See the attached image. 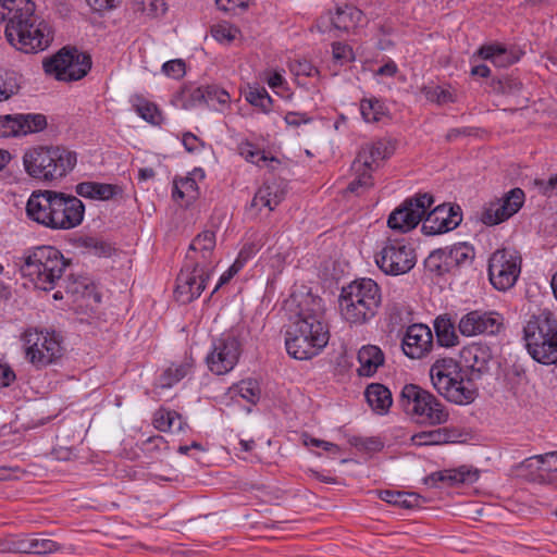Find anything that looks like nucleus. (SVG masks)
<instances>
[{"label":"nucleus","instance_id":"e2e57ef3","mask_svg":"<svg viewBox=\"0 0 557 557\" xmlns=\"http://www.w3.org/2000/svg\"><path fill=\"white\" fill-rule=\"evenodd\" d=\"M539 462L544 465L545 471H557V451H549L543 455H537L533 457Z\"/></svg>","mask_w":557,"mask_h":557},{"label":"nucleus","instance_id":"473e14b6","mask_svg":"<svg viewBox=\"0 0 557 557\" xmlns=\"http://www.w3.org/2000/svg\"><path fill=\"white\" fill-rule=\"evenodd\" d=\"M364 395L369 406L377 413H386L392 406V393L383 384H370L367 387Z\"/></svg>","mask_w":557,"mask_h":557},{"label":"nucleus","instance_id":"a211bd4d","mask_svg":"<svg viewBox=\"0 0 557 557\" xmlns=\"http://www.w3.org/2000/svg\"><path fill=\"white\" fill-rule=\"evenodd\" d=\"M432 347L433 335L429 326L412 324L407 327L401 343L403 351L407 357L421 359L431 351Z\"/></svg>","mask_w":557,"mask_h":557},{"label":"nucleus","instance_id":"c03bdc74","mask_svg":"<svg viewBox=\"0 0 557 557\" xmlns=\"http://www.w3.org/2000/svg\"><path fill=\"white\" fill-rule=\"evenodd\" d=\"M64 289L66 294L73 297V300H77L79 297L85 296L90 281L85 276H75L74 274H70L65 280H63Z\"/></svg>","mask_w":557,"mask_h":557},{"label":"nucleus","instance_id":"052dcab7","mask_svg":"<svg viewBox=\"0 0 557 557\" xmlns=\"http://www.w3.org/2000/svg\"><path fill=\"white\" fill-rule=\"evenodd\" d=\"M533 185L541 195L545 197H550L554 190L557 188V174L553 175L547 181L542 178H535L533 181Z\"/></svg>","mask_w":557,"mask_h":557},{"label":"nucleus","instance_id":"680f3d73","mask_svg":"<svg viewBox=\"0 0 557 557\" xmlns=\"http://www.w3.org/2000/svg\"><path fill=\"white\" fill-rule=\"evenodd\" d=\"M88 5L98 13L111 11L117 8L122 0H86Z\"/></svg>","mask_w":557,"mask_h":557},{"label":"nucleus","instance_id":"6e6d98bb","mask_svg":"<svg viewBox=\"0 0 557 557\" xmlns=\"http://www.w3.org/2000/svg\"><path fill=\"white\" fill-rule=\"evenodd\" d=\"M333 58L341 64L350 62L355 59L351 47L342 42H333Z\"/></svg>","mask_w":557,"mask_h":557},{"label":"nucleus","instance_id":"8fccbe9b","mask_svg":"<svg viewBox=\"0 0 557 557\" xmlns=\"http://www.w3.org/2000/svg\"><path fill=\"white\" fill-rule=\"evenodd\" d=\"M42 535L44 534H37V536H32L33 554L46 555L54 553L61 548L57 542L44 537Z\"/></svg>","mask_w":557,"mask_h":557},{"label":"nucleus","instance_id":"f3484780","mask_svg":"<svg viewBox=\"0 0 557 557\" xmlns=\"http://www.w3.org/2000/svg\"><path fill=\"white\" fill-rule=\"evenodd\" d=\"M462 221L459 206L440 205L424 215L422 232L438 235L455 230Z\"/></svg>","mask_w":557,"mask_h":557},{"label":"nucleus","instance_id":"2f4dec72","mask_svg":"<svg viewBox=\"0 0 557 557\" xmlns=\"http://www.w3.org/2000/svg\"><path fill=\"white\" fill-rule=\"evenodd\" d=\"M476 54L483 60L490 61L496 67H507L518 60L512 52L498 44L482 46Z\"/></svg>","mask_w":557,"mask_h":557},{"label":"nucleus","instance_id":"6ab92c4d","mask_svg":"<svg viewBox=\"0 0 557 557\" xmlns=\"http://www.w3.org/2000/svg\"><path fill=\"white\" fill-rule=\"evenodd\" d=\"M393 151V147L385 140L366 144L359 150L351 169L354 172H359L361 168L374 171L379 166V162L387 159Z\"/></svg>","mask_w":557,"mask_h":557},{"label":"nucleus","instance_id":"7ed1b4c3","mask_svg":"<svg viewBox=\"0 0 557 557\" xmlns=\"http://www.w3.org/2000/svg\"><path fill=\"white\" fill-rule=\"evenodd\" d=\"M28 218L52 230H71L84 219L83 201L72 195L54 190L34 191L26 205Z\"/></svg>","mask_w":557,"mask_h":557},{"label":"nucleus","instance_id":"4c0bfd02","mask_svg":"<svg viewBox=\"0 0 557 557\" xmlns=\"http://www.w3.org/2000/svg\"><path fill=\"white\" fill-rule=\"evenodd\" d=\"M380 498L388 504L406 509L418 507L421 502V496L416 493H404L389 490L381 491Z\"/></svg>","mask_w":557,"mask_h":557},{"label":"nucleus","instance_id":"bf43d9fd","mask_svg":"<svg viewBox=\"0 0 557 557\" xmlns=\"http://www.w3.org/2000/svg\"><path fill=\"white\" fill-rule=\"evenodd\" d=\"M162 71L173 78H181L185 74V62L181 59L168 61L163 64Z\"/></svg>","mask_w":557,"mask_h":557},{"label":"nucleus","instance_id":"5fc2aeb1","mask_svg":"<svg viewBox=\"0 0 557 557\" xmlns=\"http://www.w3.org/2000/svg\"><path fill=\"white\" fill-rule=\"evenodd\" d=\"M250 0H215L219 10L237 14L238 11H244L249 7Z\"/></svg>","mask_w":557,"mask_h":557},{"label":"nucleus","instance_id":"4be33fe9","mask_svg":"<svg viewBox=\"0 0 557 557\" xmlns=\"http://www.w3.org/2000/svg\"><path fill=\"white\" fill-rule=\"evenodd\" d=\"M557 334V318L548 309H542L536 314H533L527 322L523 329V338L543 339L553 334Z\"/></svg>","mask_w":557,"mask_h":557},{"label":"nucleus","instance_id":"9d476101","mask_svg":"<svg viewBox=\"0 0 557 557\" xmlns=\"http://www.w3.org/2000/svg\"><path fill=\"white\" fill-rule=\"evenodd\" d=\"M213 267L209 262H200L193 255H187L186 263L176 278V298L183 304L198 298L206 288Z\"/></svg>","mask_w":557,"mask_h":557},{"label":"nucleus","instance_id":"cd10ccee","mask_svg":"<svg viewBox=\"0 0 557 557\" xmlns=\"http://www.w3.org/2000/svg\"><path fill=\"white\" fill-rule=\"evenodd\" d=\"M75 191L84 198L109 200L121 193V188L113 184L83 182L76 185Z\"/></svg>","mask_w":557,"mask_h":557},{"label":"nucleus","instance_id":"13d9d810","mask_svg":"<svg viewBox=\"0 0 557 557\" xmlns=\"http://www.w3.org/2000/svg\"><path fill=\"white\" fill-rule=\"evenodd\" d=\"M349 443L360 449L364 450H381L383 448V443L374 437L363 438L354 436L349 440Z\"/></svg>","mask_w":557,"mask_h":557},{"label":"nucleus","instance_id":"7c9ffc66","mask_svg":"<svg viewBox=\"0 0 557 557\" xmlns=\"http://www.w3.org/2000/svg\"><path fill=\"white\" fill-rule=\"evenodd\" d=\"M215 247V234L212 231H203L198 234L190 243L187 255H193L200 262L211 264V256Z\"/></svg>","mask_w":557,"mask_h":557},{"label":"nucleus","instance_id":"f704fd0d","mask_svg":"<svg viewBox=\"0 0 557 557\" xmlns=\"http://www.w3.org/2000/svg\"><path fill=\"white\" fill-rule=\"evenodd\" d=\"M486 85L488 92L512 97L519 96L523 87L520 79L508 75L492 77Z\"/></svg>","mask_w":557,"mask_h":557},{"label":"nucleus","instance_id":"bb28decb","mask_svg":"<svg viewBox=\"0 0 557 557\" xmlns=\"http://www.w3.org/2000/svg\"><path fill=\"white\" fill-rule=\"evenodd\" d=\"M460 358L465 366L471 369L472 372L482 374L487 370L491 354L486 346L481 344H471L461 349Z\"/></svg>","mask_w":557,"mask_h":557},{"label":"nucleus","instance_id":"f257e3e1","mask_svg":"<svg viewBox=\"0 0 557 557\" xmlns=\"http://www.w3.org/2000/svg\"><path fill=\"white\" fill-rule=\"evenodd\" d=\"M0 7L5 38L11 46L25 53H37L50 46L53 40L51 27L35 14L33 1L3 0Z\"/></svg>","mask_w":557,"mask_h":557},{"label":"nucleus","instance_id":"72a5a7b5","mask_svg":"<svg viewBox=\"0 0 557 557\" xmlns=\"http://www.w3.org/2000/svg\"><path fill=\"white\" fill-rule=\"evenodd\" d=\"M153 425L161 432H168L171 430L182 432L187 426L186 422L183 421V417L178 412L163 408L159 409L154 413Z\"/></svg>","mask_w":557,"mask_h":557},{"label":"nucleus","instance_id":"1a4fd4ad","mask_svg":"<svg viewBox=\"0 0 557 557\" xmlns=\"http://www.w3.org/2000/svg\"><path fill=\"white\" fill-rule=\"evenodd\" d=\"M44 69L47 74L53 75L58 81H79L90 71L91 58L76 48L64 47L44 62Z\"/></svg>","mask_w":557,"mask_h":557},{"label":"nucleus","instance_id":"0e129e2a","mask_svg":"<svg viewBox=\"0 0 557 557\" xmlns=\"http://www.w3.org/2000/svg\"><path fill=\"white\" fill-rule=\"evenodd\" d=\"M9 549L16 553L33 554L32 536L12 542Z\"/></svg>","mask_w":557,"mask_h":557},{"label":"nucleus","instance_id":"aec40b11","mask_svg":"<svg viewBox=\"0 0 557 557\" xmlns=\"http://www.w3.org/2000/svg\"><path fill=\"white\" fill-rule=\"evenodd\" d=\"M502 323L492 313L471 311L459 321V331L462 335L473 336L476 334H495L499 331Z\"/></svg>","mask_w":557,"mask_h":557},{"label":"nucleus","instance_id":"4d7b16f0","mask_svg":"<svg viewBox=\"0 0 557 557\" xmlns=\"http://www.w3.org/2000/svg\"><path fill=\"white\" fill-rule=\"evenodd\" d=\"M240 154L248 161L253 164L260 165V162H265L268 158L264 156L263 151H260L251 144H246L240 148Z\"/></svg>","mask_w":557,"mask_h":557},{"label":"nucleus","instance_id":"de8ad7c7","mask_svg":"<svg viewBox=\"0 0 557 557\" xmlns=\"http://www.w3.org/2000/svg\"><path fill=\"white\" fill-rule=\"evenodd\" d=\"M136 112L140 117L153 125H159L161 122V112L152 102L146 100L140 101L136 104Z\"/></svg>","mask_w":557,"mask_h":557},{"label":"nucleus","instance_id":"79ce46f5","mask_svg":"<svg viewBox=\"0 0 557 557\" xmlns=\"http://www.w3.org/2000/svg\"><path fill=\"white\" fill-rule=\"evenodd\" d=\"M450 434L447 429H436L432 431H422L411 436L413 445H441L448 443Z\"/></svg>","mask_w":557,"mask_h":557},{"label":"nucleus","instance_id":"4468645a","mask_svg":"<svg viewBox=\"0 0 557 557\" xmlns=\"http://www.w3.org/2000/svg\"><path fill=\"white\" fill-rule=\"evenodd\" d=\"M240 355L242 342L239 337L226 333L213 341L212 349L206 357V362L212 373L224 375L235 368Z\"/></svg>","mask_w":557,"mask_h":557},{"label":"nucleus","instance_id":"603ef678","mask_svg":"<svg viewBox=\"0 0 557 557\" xmlns=\"http://www.w3.org/2000/svg\"><path fill=\"white\" fill-rule=\"evenodd\" d=\"M371 172L366 168H361L359 172H355L357 177L351 181L347 190L350 193H358L360 188L367 189L373 185Z\"/></svg>","mask_w":557,"mask_h":557},{"label":"nucleus","instance_id":"423d86ee","mask_svg":"<svg viewBox=\"0 0 557 557\" xmlns=\"http://www.w3.org/2000/svg\"><path fill=\"white\" fill-rule=\"evenodd\" d=\"M26 173L41 182H54L66 176L76 165V152L63 146H39L23 157Z\"/></svg>","mask_w":557,"mask_h":557},{"label":"nucleus","instance_id":"412c9836","mask_svg":"<svg viewBox=\"0 0 557 557\" xmlns=\"http://www.w3.org/2000/svg\"><path fill=\"white\" fill-rule=\"evenodd\" d=\"M286 196V185L283 181L271 180L265 181L256 191L250 209L260 211L262 208H268L273 211Z\"/></svg>","mask_w":557,"mask_h":557},{"label":"nucleus","instance_id":"c756f323","mask_svg":"<svg viewBox=\"0 0 557 557\" xmlns=\"http://www.w3.org/2000/svg\"><path fill=\"white\" fill-rule=\"evenodd\" d=\"M359 375L371 376L384 362V355L377 346L367 345L358 351Z\"/></svg>","mask_w":557,"mask_h":557},{"label":"nucleus","instance_id":"20e7f679","mask_svg":"<svg viewBox=\"0 0 557 557\" xmlns=\"http://www.w3.org/2000/svg\"><path fill=\"white\" fill-rule=\"evenodd\" d=\"M71 261L52 246H38L29 249L20 258V272L28 278L36 288L52 290L62 280Z\"/></svg>","mask_w":557,"mask_h":557},{"label":"nucleus","instance_id":"3c124183","mask_svg":"<svg viewBox=\"0 0 557 557\" xmlns=\"http://www.w3.org/2000/svg\"><path fill=\"white\" fill-rule=\"evenodd\" d=\"M239 395L251 404H256L260 398V388L258 383L252 380L242 381L238 384Z\"/></svg>","mask_w":557,"mask_h":557},{"label":"nucleus","instance_id":"ea45409f","mask_svg":"<svg viewBox=\"0 0 557 557\" xmlns=\"http://www.w3.org/2000/svg\"><path fill=\"white\" fill-rule=\"evenodd\" d=\"M18 136L41 132L47 126V119L40 113L17 114Z\"/></svg>","mask_w":557,"mask_h":557},{"label":"nucleus","instance_id":"a878e982","mask_svg":"<svg viewBox=\"0 0 557 557\" xmlns=\"http://www.w3.org/2000/svg\"><path fill=\"white\" fill-rule=\"evenodd\" d=\"M478 479L479 472L476 470L472 471L466 469V467H460L458 469L434 472L425 479V483L431 486H437L438 482L455 485L459 483H473Z\"/></svg>","mask_w":557,"mask_h":557},{"label":"nucleus","instance_id":"393cba45","mask_svg":"<svg viewBox=\"0 0 557 557\" xmlns=\"http://www.w3.org/2000/svg\"><path fill=\"white\" fill-rule=\"evenodd\" d=\"M327 22L336 30L350 32L362 20V12L354 5H338L334 13H330L326 17Z\"/></svg>","mask_w":557,"mask_h":557},{"label":"nucleus","instance_id":"5701e85b","mask_svg":"<svg viewBox=\"0 0 557 557\" xmlns=\"http://www.w3.org/2000/svg\"><path fill=\"white\" fill-rule=\"evenodd\" d=\"M525 346L530 356L542 364L557 363V334H553L543 339H527Z\"/></svg>","mask_w":557,"mask_h":557},{"label":"nucleus","instance_id":"864d4df0","mask_svg":"<svg viewBox=\"0 0 557 557\" xmlns=\"http://www.w3.org/2000/svg\"><path fill=\"white\" fill-rule=\"evenodd\" d=\"M17 114H7L0 116V137L18 136Z\"/></svg>","mask_w":557,"mask_h":557},{"label":"nucleus","instance_id":"f03ea898","mask_svg":"<svg viewBox=\"0 0 557 557\" xmlns=\"http://www.w3.org/2000/svg\"><path fill=\"white\" fill-rule=\"evenodd\" d=\"M329 329L320 298L307 297L298 305L285 337L286 350L298 360L317 356L329 342Z\"/></svg>","mask_w":557,"mask_h":557},{"label":"nucleus","instance_id":"69168bd1","mask_svg":"<svg viewBox=\"0 0 557 557\" xmlns=\"http://www.w3.org/2000/svg\"><path fill=\"white\" fill-rule=\"evenodd\" d=\"M292 71L296 75L311 76L313 72H318L317 69L308 61H296L292 65Z\"/></svg>","mask_w":557,"mask_h":557},{"label":"nucleus","instance_id":"774afa93","mask_svg":"<svg viewBox=\"0 0 557 557\" xmlns=\"http://www.w3.org/2000/svg\"><path fill=\"white\" fill-rule=\"evenodd\" d=\"M284 120H285L287 125H290V126H294V127H297V126H299L301 124L309 123L311 121V119L307 117L306 114L298 113V112H288L285 115Z\"/></svg>","mask_w":557,"mask_h":557},{"label":"nucleus","instance_id":"c85d7f7f","mask_svg":"<svg viewBox=\"0 0 557 557\" xmlns=\"http://www.w3.org/2000/svg\"><path fill=\"white\" fill-rule=\"evenodd\" d=\"M190 98L194 102H205L207 106L212 107L214 109H218L215 104H220L222 108L220 110H223L224 107H227L231 97L228 92L220 88L218 86H206V87H198L193 90Z\"/></svg>","mask_w":557,"mask_h":557},{"label":"nucleus","instance_id":"e433bc0d","mask_svg":"<svg viewBox=\"0 0 557 557\" xmlns=\"http://www.w3.org/2000/svg\"><path fill=\"white\" fill-rule=\"evenodd\" d=\"M434 330L441 346L450 347L457 344L458 336L449 318L445 315L437 317L434 321Z\"/></svg>","mask_w":557,"mask_h":557},{"label":"nucleus","instance_id":"37998d69","mask_svg":"<svg viewBox=\"0 0 557 557\" xmlns=\"http://www.w3.org/2000/svg\"><path fill=\"white\" fill-rule=\"evenodd\" d=\"M246 100L253 107H258L262 112L271 111L272 98L263 87H249L245 95Z\"/></svg>","mask_w":557,"mask_h":557},{"label":"nucleus","instance_id":"09e8293b","mask_svg":"<svg viewBox=\"0 0 557 557\" xmlns=\"http://www.w3.org/2000/svg\"><path fill=\"white\" fill-rule=\"evenodd\" d=\"M239 33L238 28L228 23L215 24L211 27V36L219 42H232Z\"/></svg>","mask_w":557,"mask_h":557},{"label":"nucleus","instance_id":"a19ab883","mask_svg":"<svg viewBox=\"0 0 557 557\" xmlns=\"http://www.w3.org/2000/svg\"><path fill=\"white\" fill-rule=\"evenodd\" d=\"M18 89V74L12 70L0 69V102L10 99Z\"/></svg>","mask_w":557,"mask_h":557},{"label":"nucleus","instance_id":"338daca9","mask_svg":"<svg viewBox=\"0 0 557 557\" xmlns=\"http://www.w3.org/2000/svg\"><path fill=\"white\" fill-rule=\"evenodd\" d=\"M242 268V263L239 262V260H236L234 262L233 265H231L228 268L227 271H225L221 276H220V280L218 282V284L215 285L213 293H215L222 285L226 284L227 282H230V280L239 271V269Z\"/></svg>","mask_w":557,"mask_h":557},{"label":"nucleus","instance_id":"58836bf2","mask_svg":"<svg viewBox=\"0 0 557 557\" xmlns=\"http://www.w3.org/2000/svg\"><path fill=\"white\" fill-rule=\"evenodd\" d=\"M198 196V186L193 177H183L174 180V187L172 197L174 200H185L186 205H189L196 200Z\"/></svg>","mask_w":557,"mask_h":557},{"label":"nucleus","instance_id":"49530a36","mask_svg":"<svg viewBox=\"0 0 557 557\" xmlns=\"http://www.w3.org/2000/svg\"><path fill=\"white\" fill-rule=\"evenodd\" d=\"M425 98L437 104H446L456 101V96L449 90L441 86L425 87L423 88Z\"/></svg>","mask_w":557,"mask_h":557},{"label":"nucleus","instance_id":"0eeeda50","mask_svg":"<svg viewBox=\"0 0 557 557\" xmlns=\"http://www.w3.org/2000/svg\"><path fill=\"white\" fill-rule=\"evenodd\" d=\"M434 388L445 399L456 405L474 401L478 391L470 379L465 380L459 363L453 358L437 359L430 369Z\"/></svg>","mask_w":557,"mask_h":557},{"label":"nucleus","instance_id":"ddd939ff","mask_svg":"<svg viewBox=\"0 0 557 557\" xmlns=\"http://www.w3.org/2000/svg\"><path fill=\"white\" fill-rule=\"evenodd\" d=\"M434 198L429 193L417 194L406 199L388 216L387 226L399 233H407L416 228L433 205Z\"/></svg>","mask_w":557,"mask_h":557},{"label":"nucleus","instance_id":"9b49d317","mask_svg":"<svg viewBox=\"0 0 557 557\" xmlns=\"http://www.w3.org/2000/svg\"><path fill=\"white\" fill-rule=\"evenodd\" d=\"M522 258L515 249L502 248L488 259V280L500 292L512 288L521 272Z\"/></svg>","mask_w":557,"mask_h":557},{"label":"nucleus","instance_id":"2eb2a0df","mask_svg":"<svg viewBox=\"0 0 557 557\" xmlns=\"http://www.w3.org/2000/svg\"><path fill=\"white\" fill-rule=\"evenodd\" d=\"M26 358L37 368L53 363L63 354L60 338L55 334L34 332L25 333Z\"/></svg>","mask_w":557,"mask_h":557},{"label":"nucleus","instance_id":"39448f33","mask_svg":"<svg viewBox=\"0 0 557 557\" xmlns=\"http://www.w3.org/2000/svg\"><path fill=\"white\" fill-rule=\"evenodd\" d=\"M381 288L371 278H359L343 286L338 298L343 319L350 325H362L373 319L381 306Z\"/></svg>","mask_w":557,"mask_h":557},{"label":"nucleus","instance_id":"f8f14e48","mask_svg":"<svg viewBox=\"0 0 557 557\" xmlns=\"http://www.w3.org/2000/svg\"><path fill=\"white\" fill-rule=\"evenodd\" d=\"M414 249L404 239H388L375 255V263L387 275L408 273L416 264Z\"/></svg>","mask_w":557,"mask_h":557},{"label":"nucleus","instance_id":"6e6552de","mask_svg":"<svg viewBox=\"0 0 557 557\" xmlns=\"http://www.w3.org/2000/svg\"><path fill=\"white\" fill-rule=\"evenodd\" d=\"M399 403L419 424L440 425L449 417L446 407L432 393L414 384L403 387Z\"/></svg>","mask_w":557,"mask_h":557},{"label":"nucleus","instance_id":"a18cd8bd","mask_svg":"<svg viewBox=\"0 0 557 557\" xmlns=\"http://www.w3.org/2000/svg\"><path fill=\"white\" fill-rule=\"evenodd\" d=\"M360 111L366 122H379L385 114L384 104L377 99H363L360 103Z\"/></svg>","mask_w":557,"mask_h":557},{"label":"nucleus","instance_id":"dca6fc26","mask_svg":"<svg viewBox=\"0 0 557 557\" xmlns=\"http://www.w3.org/2000/svg\"><path fill=\"white\" fill-rule=\"evenodd\" d=\"M524 203V193L521 188H513L503 198L486 205L480 215V221L488 226L497 225L516 214Z\"/></svg>","mask_w":557,"mask_h":557},{"label":"nucleus","instance_id":"b1692460","mask_svg":"<svg viewBox=\"0 0 557 557\" xmlns=\"http://www.w3.org/2000/svg\"><path fill=\"white\" fill-rule=\"evenodd\" d=\"M474 258L473 248L467 243H458L451 247L440 248L431 252V262L444 261L449 268L470 262Z\"/></svg>","mask_w":557,"mask_h":557},{"label":"nucleus","instance_id":"c9c22d12","mask_svg":"<svg viewBox=\"0 0 557 557\" xmlns=\"http://www.w3.org/2000/svg\"><path fill=\"white\" fill-rule=\"evenodd\" d=\"M193 363L184 361L180 364H172L160 375L157 386L161 388H170L182 379H184L191 370Z\"/></svg>","mask_w":557,"mask_h":557}]
</instances>
